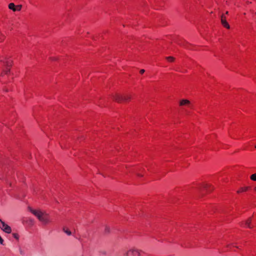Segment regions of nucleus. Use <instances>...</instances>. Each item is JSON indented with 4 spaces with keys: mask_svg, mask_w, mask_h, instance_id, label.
Wrapping results in <instances>:
<instances>
[{
    "mask_svg": "<svg viewBox=\"0 0 256 256\" xmlns=\"http://www.w3.org/2000/svg\"><path fill=\"white\" fill-rule=\"evenodd\" d=\"M224 14H225L226 16V15H228V12L226 11Z\"/></svg>",
    "mask_w": 256,
    "mask_h": 256,
    "instance_id": "nucleus-22",
    "label": "nucleus"
},
{
    "mask_svg": "<svg viewBox=\"0 0 256 256\" xmlns=\"http://www.w3.org/2000/svg\"><path fill=\"white\" fill-rule=\"evenodd\" d=\"M251 224H252V218H248V220H246L244 222V224H245L246 226L249 228H252L251 226Z\"/></svg>",
    "mask_w": 256,
    "mask_h": 256,
    "instance_id": "nucleus-11",
    "label": "nucleus"
},
{
    "mask_svg": "<svg viewBox=\"0 0 256 256\" xmlns=\"http://www.w3.org/2000/svg\"><path fill=\"white\" fill-rule=\"evenodd\" d=\"M140 252L136 250H130L128 251L124 256H140Z\"/></svg>",
    "mask_w": 256,
    "mask_h": 256,
    "instance_id": "nucleus-8",
    "label": "nucleus"
},
{
    "mask_svg": "<svg viewBox=\"0 0 256 256\" xmlns=\"http://www.w3.org/2000/svg\"><path fill=\"white\" fill-rule=\"evenodd\" d=\"M0 228L4 232L10 234L12 232L11 228L10 226L4 223L0 219Z\"/></svg>",
    "mask_w": 256,
    "mask_h": 256,
    "instance_id": "nucleus-6",
    "label": "nucleus"
},
{
    "mask_svg": "<svg viewBox=\"0 0 256 256\" xmlns=\"http://www.w3.org/2000/svg\"><path fill=\"white\" fill-rule=\"evenodd\" d=\"M5 39V36L0 32V42L4 40Z\"/></svg>",
    "mask_w": 256,
    "mask_h": 256,
    "instance_id": "nucleus-16",
    "label": "nucleus"
},
{
    "mask_svg": "<svg viewBox=\"0 0 256 256\" xmlns=\"http://www.w3.org/2000/svg\"><path fill=\"white\" fill-rule=\"evenodd\" d=\"M112 100L116 102L125 104L131 101L132 98V95L130 93L115 92L112 94Z\"/></svg>",
    "mask_w": 256,
    "mask_h": 256,
    "instance_id": "nucleus-2",
    "label": "nucleus"
},
{
    "mask_svg": "<svg viewBox=\"0 0 256 256\" xmlns=\"http://www.w3.org/2000/svg\"><path fill=\"white\" fill-rule=\"evenodd\" d=\"M8 8L10 9V10H13L14 12H16V5L12 3V2H11L9 4H8Z\"/></svg>",
    "mask_w": 256,
    "mask_h": 256,
    "instance_id": "nucleus-12",
    "label": "nucleus"
},
{
    "mask_svg": "<svg viewBox=\"0 0 256 256\" xmlns=\"http://www.w3.org/2000/svg\"><path fill=\"white\" fill-rule=\"evenodd\" d=\"M28 209L42 224L46 225L52 222L50 216L46 212L40 210L32 209L31 208H29Z\"/></svg>",
    "mask_w": 256,
    "mask_h": 256,
    "instance_id": "nucleus-1",
    "label": "nucleus"
},
{
    "mask_svg": "<svg viewBox=\"0 0 256 256\" xmlns=\"http://www.w3.org/2000/svg\"><path fill=\"white\" fill-rule=\"evenodd\" d=\"M0 63L9 67H11L12 64V62L10 58L4 56H0Z\"/></svg>",
    "mask_w": 256,
    "mask_h": 256,
    "instance_id": "nucleus-5",
    "label": "nucleus"
},
{
    "mask_svg": "<svg viewBox=\"0 0 256 256\" xmlns=\"http://www.w3.org/2000/svg\"><path fill=\"white\" fill-rule=\"evenodd\" d=\"M178 106L182 108H191L192 104L191 102L188 99H180L178 102Z\"/></svg>",
    "mask_w": 256,
    "mask_h": 256,
    "instance_id": "nucleus-4",
    "label": "nucleus"
},
{
    "mask_svg": "<svg viewBox=\"0 0 256 256\" xmlns=\"http://www.w3.org/2000/svg\"><path fill=\"white\" fill-rule=\"evenodd\" d=\"M250 179L252 181H256V173L252 174L250 176Z\"/></svg>",
    "mask_w": 256,
    "mask_h": 256,
    "instance_id": "nucleus-15",
    "label": "nucleus"
},
{
    "mask_svg": "<svg viewBox=\"0 0 256 256\" xmlns=\"http://www.w3.org/2000/svg\"><path fill=\"white\" fill-rule=\"evenodd\" d=\"M254 148H256V145L255 146Z\"/></svg>",
    "mask_w": 256,
    "mask_h": 256,
    "instance_id": "nucleus-24",
    "label": "nucleus"
},
{
    "mask_svg": "<svg viewBox=\"0 0 256 256\" xmlns=\"http://www.w3.org/2000/svg\"><path fill=\"white\" fill-rule=\"evenodd\" d=\"M2 243H3V240L2 239L1 236H0V244H2Z\"/></svg>",
    "mask_w": 256,
    "mask_h": 256,
    "instance_id": "nucleus-19",
    "label": "nucleus"
},
{
    "mask_svg": "<svg viewBox=\"0 0 256 256\" xmlns=\"http://www.w3.org/2000/svg\"><path fill=\"white\" fill-rule=\"evenodd\" d=\"M10 68L9 66H8L6 68V69L4 70L1 73V76L2 77H8L10 76Z\"/></svg>",
    "mask_w": 256,
    "mask_h": 256,
    "instance_id": "nucleus-9",
    "label": "nucleus"
},
{
    "mask_svg": "<svg viewBox=\"0 0 256 256\" xmlns=\"http://www.w3.org/2000/svg\"><path fill=\"white\" fill-rule=\"evenodd\" d=\"M137 176H138V177H142L143 176V174H136Z\"/></svg>",
    "mask_w": 256,
    "mask_h": 256,
    "instance_id": "nucleus-20",
    "label": "nucleus"
},
{
    "mask_svg": "<svg viewBox=\"0 0 256 256\" xmlns=\"http://www.w3.org/2000/svg\"><path fill=\"white\" fill-rule=\"evenodd\" d=\"M220 22L222 26L227 28H230V26L227 22L226 16H225V14H222L220 17Z\"/></svg>",
    "mask_w": 256,
    "mask_h": 256,
    "instance_id": "nucleus-7",
    "label": "nucleus"
},
{
    "mask_svg": "<svg viewBox=\"0 0 256 256\" xmlns=\"http://www.w3.org/2000/svg\"><path fill=\"white\" fill-rule=\"evenodd\" d=\"M199 189L200 190L205 191L206 193H210L214 190L213 186L207 182H202L200 184Z\"/></svg>",
    "mask_w": 256,
    "mask_h": 256,
    "instance_id": "nucleus-3",
    "label": "nucleus"
},
{
    "mask_svg": "<svg viewBox=\"0 0 256 256\" xmlns=\"http://www.w3.org/2000/svg\"><path fill=\"white\" fill-rule=\"evenodd\" d=\"M22 5H17L16 6V11H20L22 9Z\"/></svg>",
    "mask_w": 256,
    "mask_h": 256,
    "instance_id": "nucleus-17",
    "label": "nucleus"
},
{
    "mask_svg": "<svg viewBox=\"0 0 256 256\" xmlns=\"http://www.w3.org/2000/svg\"><path fill=\"white\" fill-rule=\"evenodd\" d=\"M250 187L248 186H243L240 188L236 191V193L238 194H240L242 192H246L250 190Z\"/></svg>",
    "mask_w": 256,
    "mask_h": 256,
    "instance_id": "nucleus-10",
    "label": "nucleus"
},
{
    "mask_svg": "<svg viewBox=\"0 0 256 256\" xmlns=\"http://www.w3.org/2000/svg\"><path fill=\"white\" fill-rule=\"evenodd\" d=\"M166 60L169 62H174L175 58L173 56H168L166 58Z\"/></svg>",
    "mask_w": 256,
    "mask_h": 256,
    "instance_id": "nucleus-13",
    "label": "nucleus"
},
{
    "mask_svg": "<svg viewBox=\"0 0 256 256\" xmlns=\"http://www.w3.org/2000/svg\"><path fill=\"white\" fill-rule=\"evenodd\" d=\"M63 230L65 233H66L68 236H70L72 234L71 232L68 228H64Z\"/></svg>",
    "mask_w": 256,
    "mask_h": 256,
    "instance_id": "nucleus-14",
    "label": "nucleus"
},
{
    "mask_svg": "<svg viewBox=\"0 0 256 256\" xmlns=\"http://www.w3.org/2000/svg\"><path fill=\"white\" fill-rule=\"evenodd\" d=\"M144 72V70H140V73L141 74H142Z\"/></svg>",
    "mask_w": 256,
    "mask_h": 256,
    "instance_id": "nucleus-21",
    "label": "nucleus"
},
{
    "mask_svg": "<svg viewBox=\"0 0 256 256\" xmlns=\"http://www.w3.org/2000/svg\"><path fill=\"white\" fill-rule=\"evenodd\" d=\"M12 236H13L16 240H18V234H16V233H14L12 234Z\"/></svg>",
    "mask_w": 256,
    "mask_h": 256,
    "instance_id": "nucleus-18",
    "label": "nucleus"
},
{
    "mask_svg": "<svg viewBox=\"0 0 256 256\" xmlns=\"http://www.w3.org/2000/svg\"><path fill=\"white\" fill-rule=\"evenodd\" d=\"M254 190L256 192V186L254 188Z\"/></svg>",
    "mask_w": 256,
    "mask_h": 256,
    "instance_id": "nucleus-23",
    "label": "nucleus"
}]
</instances>
